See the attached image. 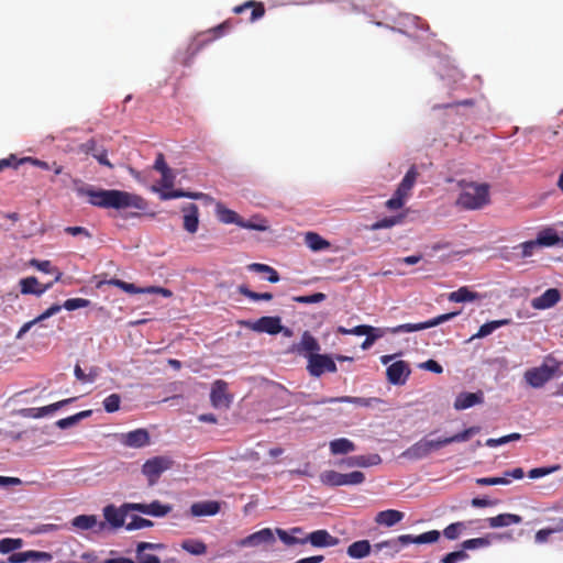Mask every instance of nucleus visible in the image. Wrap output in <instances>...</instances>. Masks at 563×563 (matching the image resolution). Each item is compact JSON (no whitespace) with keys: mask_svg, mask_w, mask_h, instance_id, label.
I'll return each instance as SVG.
<instances>
[{"mask_svg":"<svg viewBox=\"0 0 563 563\" xmlns=\"http://www.w3.org/2000/svg\"><path fill=\"white\" fill-rule=\"evenodd\" d=\"M73 183L77 195L88 197V201L92 206L113 209L135 208L139 210L146 208V201L141 196L117 189L96 190L92 186L85 185L80 179H74Z\"/></svg>","mask_w":563,"mask_h":563,"instance_id":"nucleus-1","label":"nucleus"},{"mask_svg":"<svg viewBox=\"0 0 563 563\" xmlns=\"http://www.w3.org/2000/svg\"><path fill=\"white\" fill-rule=\"evenodd\" d=\"M479 430V427H470L451 437L439 438L435 440L423 438L405 450L401 453V456L411 461L422 460L433 451H438L445 445L468 441L473 435L477 434Z\"/></svg>","mask_w":563,"mask_h":563,"instance_id":"nucleus-2","label":"nucleus"},{"mask_svg":"<svg viewBox=\"0 0 563 563\" xmlns=\"http://www.w3.org/2000/svg\"><path fill=\"white\" fill-rule=\"evenodd\" d=\"M488 202L489 186L487 184L475 183L466 185L456 200V205L465 210L481 209Z\"/></svg>","mask_w":563,"mask_h":563,"instance_id":"nucleus-3","label":"nucleus"},{"mask_svg":"<svg viewBox=\"0 0 563 563\" xmlns=\"http://www.w3.org/2000/svg\"><path fill=\"white\" fill-rule=\"evenodd\" d=\"M560 371V363L552 357H547L540 366L529 368L525 372L523 378L532 388H541Z\"/></svg>","mask_w":563,"mask_h":563,"instance_id":"nucleus-4","label":"nucleus"},{"mask_svg":"<svg viewBox=\"0 0 563 563\" xmlns=\"http://www.w3.org/2000/svg\"><path fill=\"white\" fill-rule=\"evenodd\" d=\"M440 538V532L438 530H430L424 533H421L417 537H413L411 534H402L399 536L397 539L394 540H387L376 543L374 547L377 551L383 550L384 548H391L395 551L398 550V543L402 545H407L410 543H417V544H423V543H432L438 541Z\"/></svg>","mask_w":563,"mask_h":563,"instance_id":"nucleus-5","label":"nucleus"},{"mask_svg":"<svg viewBox=\"0 0 563 563\" xmlns=\"http://www.w3.org/2000/svg\"><path fill=\"white\" fill-rule=\"evenodd\" d=\"M239 323L254 332L267 333L271 335L278 334L283 331L282 319L278 316H265L255 321L244 320Z\"/></svg>","mask_w":563,"mask_h":563,"instance_id":"nucleus-6","label":"nucleus"},{"mask_svg":"<svg viewBox=\"0 0 563 563\" xmlns=\"http://www.w3.org/2000/svg\"><path fill=\"white\" fill-rule=\"evenodd\" d=\"M320 478L323 484L329 486L358 485L365 481V475L360 471L342 474L331 470L323 472Z\"/></svg>","mask_w":563,"mask_h":563,"instance_id":"nucleus-7","label":"nucleus"},{"mask_svg":"<svg viewBox=\"0 0 563 563\" xmlns=\"http://www.w3.org/2000/svg\"><path fill=\"white\" fill-rule=\"evenodd\" d=\"M172 460L166 456H154L147 460L142 466V473L147 478L148 485L157 483L161 475L172 467Z\"/></svg>","mask_w":563,"mask_h":563,"instance_id":"nucleus-8","label":"nucleus"},{"mask_svg":"<svg viewBox=\"0 0 563 563\" xmlns=\"http://www.w3.org/2000/svg\"><path fill=\"white\" fill-rule=\"evenodd\" d=\"M308 365L307 369L313 377H320L324 373H335L338 371L336 364L333 358L328 354H311L307 355Z\"/></svg>","mask_w":563,"mask_h":563,"instance_id":"nucleus-9","label":"nucleus"},{"mask_svg":"<svg viewBox=\"0 0 563 563\" xmlns=\"http://www.w3.org/2000/svg\"><path fill=\"white\" fill-rule=\"evenodd\" d=\"M457 314H459V312H449V313L440 314V316H438L433 319H430L428 321H424V322L399 324L397 327L391 328L390 332L391 333H410V332L426 330L429 328L437 327L443 322H446V321L453 319L454 317H456Z\"/></svg>","mask_w":563,"mask_h":563,"instance_id":"nucleus-10","label":"nucleus"},{"mask_svg":"<svg viewBox=\"0 0 563 563\" xmlns=\"http://www.w3.org/2000/svg\"><path fill=\"white\" fill-rule=\"evenodd\" d=\"M124 507L156 518L165 517L173 510L172 505L162 504L159 500H153L150 504L125 503Z\"/></svg>","mask_w":563,"mask_h":563,"instance_id":"nucleus-11","label":"nucleus"},{"mask_svg":"<svg viewBox=\"0 0 563 563\" xmlns=\"http://www.w3.org/2000/svg\"><path fill=\"white\" fill-rule=\"evenodd\" d=\"M334 402H350L354 404L358 407H373L375 405H380L384 402L383 399L377 397H352V396H341V397H323L319 400H316V405H325V404H334Z\"/></svg>","mask_w":563,"mask_h":563,"instance_id":"nucleus-12","label":"nucleus"},{"mask_svg":"<svg viewBox=\"0 0 563 563\" xmlns=\"http://www.w3.org/2000/svg\"><path fill=\"white\" fill-rule=\"evenodd\" d=\"M275 542V536L271 528H264L258 530L238 542L241 548H256L264 544H273Z\"/></svg>","mask_w":563,"mask_h":563,"instance_id":"nucleus-13","label":"nucleus"},{"mask_svg":"<svg viewBox=\"0 0 563 563\" xmlns=\"http://www.w3.org/2000/svg\"><path fill=\"white\" fill-rule=\"evenodd\" d=\"M302 542L310 543L314 548H330L338 545L340 540L330 534L329 531L319 529L302 538Z\"/></svg>","mask_w":563,"mask_h":563,"instance_id":"nucleus-14","label":"nucleus"},{"mask_svg":"<svg viewBox=\"0 0 563 563\" xmlns=\"http://www.w3.org/2000/svg\"><path fill=\"white\" fill-rule=\"evenodd\" d=\"M151 438L146 429H136L120 435V443L128 448L140 449L150 444Z\"/></svg>","mask_w":563,"mask_h":563,"instance_id":"nucleus-15","label":"nucleus"},{"mask_svg":"<svg viewBox=\"0 0 563 563\" xmlns=\"http://www.w3.org/2000/svg\"><path fill=\"white\" fill-rule=\"evenodd\" d=\"M228 384L221 379L216 380L210 393V400L214 408H229L232 397L228 394Z\"/></svg>","mask_w":563,"mask_h":563,"instance_id":"nucleus-16","label":"nucleus"},{"mask_svg":"<svg viewBox=\"0 0 563 563\" xmlns=\"http://www.w3.org/2000/svg\"><path fill=\"white\" fill-rule=\"evenodd\" d=\"M411 371L405 361H397L386 369L387 379L393 385H404Z\"/></svg>","mask_w":563,"mask_h":563,"instance_id":"nucleus-17","label":"nucleus"},{"mask_svg":"<svg viewBox=\"0 0 563 563\" xmlns=\"http://www.w3.org/2000/svg\"><path fill=\"white\" fill-rule=\"evenodd\" d=\"M52 559H53V556L48 552L29 550V551H24V552L12 553L9 556V562H11V563H25V562L47 563V562H51Z\"/></svg>","mask_w":563,"mask_h":563,"instance_id":"nucleus-18","label":"nucleus"},{"mask_svg":"<svg viewBox=\"0 0 563 563\" xmlns=\"http://www.w3.org/2000/svg\"><path fill=\"white\" fill-rule=\"evenodd\" d=\"M79 151L86 155L93 156L99 164L112 168L113 165L108 159L107 151L103 147L98 146L93 139L88 140L79 146Z\"/></svg>","mask_w":563,"mask_h":563,"instance_id":"nucleus-19","label":"nucleus"},{"mask_svg":"<svg viewBox=\"0 0 563 563\" xmlns=\"http://www.w3.org/2000/svg\"><path fill=\"white\" fill-rule=\"evenodd\" d=\"M130 508H125L124 504L117 508L114 505H108L103 508L104 519L111 525L112 528L118 529L124 526L125 517Z\"/></svg>","mask_w":563,"mask_h":563,"instance_id":"nucleus-20","label":"nucleus"},{"mask_svg":"<svg viewBox=\"0 0 563 563\" xmlns=\"http://www.w3.org/2000/svg\"><path fill=\"white\" fill-rule=\"evenodd\" d=\"M319 350V342L309 331H305L301 335L300 342L291 346L292 352H296L298 354H305L306 356L311 354H318Z\"/></svg>","mask_w":563,"mask_h":563,"instance_id":"nucleus-21","label":"nucleus"},{"mask_svg":"<svg viewBox=\"0 0 563 563\" xmlns=\"http://www.w3.org/2000/svg\"><path fill=\"white\" fill-rule=\"evenodd\" d=\"M560 299V291L556 288H549L541 296L533 298L531 306L534 309L544 310L555 306Z\"/></svg>","mask_w":563,"mask_h":563,"instance_id":"nucleus-22","label":"nucleus"},{"mask_svg":"<svg viewBox=\"0 0 563 563\" xmlns=\"http://www.w3.org/2000/svg\"><path fill=\"white\" fill-rule=\"evenodd\" d=\"M163 543H151V542H140L136 545V563H161V560L157 555L148 554L146 550H162L164 549Z\"/></svg>","mask_w":563,"mask_h":563,"instance_id":"nucleus-23","label":"nucleus"},{"mask_svg":"<svg viewBox=\"0 0 563 563\" xmlns=\"http://www.w3.org/2000/svg\"><path fill=\"white\" fill-rule=\"evenodd\" d=\"M184 213V229L194 234L199 228V208L195 203H188L181 208Z\"/></svg>","mask_w":563,"mask_h":563,"instance_id":"nucleus-24","label":"nucleus"},{"mask_svg":"<svg viewBox=\"0 0 563 563\" xmlns=\"http://www.w3.org/2000/svg\"><path fill=\"white\" fill-rule=\"evenodd\" d=\"M484 401L483 391L477 393H461L457 395L454 401V408L456 410H464L475 405H481Z\"/></svg>","mask_w":563,"mask_h":563,"instance_id":"nucleus-25","label":"nucleus"},{"mask_svg":"<svg viewBox=\"0 0 563 563\" xmlns=\"http://www.w3.org/2000/svg\"><path fill=\"white\" fill-rule=\"evenodd\" d=\"M220 511V503L216 500L194 503L190 507V514L194 517L214 516Z\"/></svg>","mask_w":563,"mask_h":563,"instance_id":"nucleus-26","label":"nucleus"},{"mask_svg":"<svg viewBox=\"0 0 563 563\" xmlns=\"http://www.w3.org/2000/svg\"><path fill=\"white\" fill-rule=\"evenodd\" d=\"M19 286L22 295H35L40 297L47 291V287H42V284L35 276L20 279Z\"/></svg>","mask_w":563,"mask_h":563,"instance_id":"nucleus-27","label":"nucleus"},{"mask_svg":"<svg viewBox=\"0 0 563 563\" xmlns=\"http://www.w3.org/2000/svg\"><path fill=\"white\" fill-rule=\"evenodd\" d=\"M418 175H419V173H418L416 166L415 165L411 166L396 189V192L398 194V196H402L404 198H407L410 195V191L418 178Z\"/></svg>","mask_w":563,"mask_h":563,"instance_id":"nucleus-28","label":"nucleus"},{"mask_svg":"<svg viewBox=\"0 0 563 563\" xmlns=\"http://www.w3.org/2000/svg\"><path fill=\"white\" fill-rule=\"evenodd\" d=\"M486 521L489 528L495 529L521 523L522 517L515 514H500L498 516L487 518Z\"/></svg>","mask_w":563,"mask_h":563,"instance_id":"nucleus-29","label":"nucleus"},{"mask_svg":"<svg viewBox=\"0 0 563 563\" xmlns=\"http://www.w3.org/2000/svg\"><path fill=\"white\" fill-rule=\"evenodd\" d=\"M246 9H252L250 21L255 22L256 20L261 19L265 14V8L262 2H256L253 0L246 1L243 4L236 5L233 9V12L236 14H240L244 12Z\"/></svg>","mask_w":563,"mask_h":563,"instance_id":"nucleus-30","label":"nucleus"},{"mask_svg":"<svg viewBox=\"0 0 563 563\" xmlns=\"http://www.w3.org/2000/svg\"><path fill=\"white\" fill-rule=\"evenodd\" d=\"M216 214L219 221L225 224H236L239 227V222L242 220V218L235 211L227 208L221 202L216 205Z\"/></svg>","mask_w":563,"mask_h":563,"instance_id":"nucleus-31","label":"nucleus"},{"mask_svg":"<svg viewBox=\"0 0 563 563\" xmlns=\"http://www.w3.org/2000/svg\"><path fill=\"white\" fill-rule=\"evenodd\" d=\"M306 245L313 252H319L323 250H328L330 247V242L323 239L317 232H307L303 239Z\"/></svg>","mask_w":563,"mask_h":563,"instance_id":"nucleus-32","label":"nucleus"},{"mask_svg":"<svg viewBox=\"0 0 563 563\" xmlns=\"http://www.w3.org/2000/svg\"><path fill=\"white\" fill-rule=\"evenodd\" d=\"M371 543L368 540H360L347 547L346 553L352 559H363L371 553Z\"/></svg>","mask_w":563,"mask_h":563,"instance_id":"nucleus-33","label":"nucleus"},{"mask_svg":"<svg viewBox=\"0 0 563 563\" xmlns=\"http://www.w3.org/2000/svg\"><path fill=\"white\" fill-rule=\"evenodd\" d=\"M404 514L395 509L383 510L377 514L376 522L386 527H393L402 520Z\"/></svg>","mask_w":563,"mask_h":563,"instance_id":"nucleus-34","label":"nucleus"},{"mask_svg":"<svg viewBox=\"0 0 563 563\" xmlns=\"http://www.w3.org/2000/svg\"><path fill=\"white\" fill-rule=\"evenodd\" d=\"M479 298L481 295L478 292L470 290L466 286L460 287L457 290L450 292L448 297L451 302H468Z\"/></svg>","mask_w":563,"mask_h":563,"instance_id":"nucleus-35","label":"nucleus"},{"mask_svg":"<svg viewBox=\"0 0 563 563\" xmlns=\"http://www.w3.org/2000/svg\"><path fill=\"white\" fill-rule=\"evenodd\" d=\"M329 446H330V452L333 455L347 454L350 452L355 451V444L346 438H339V439L332 440L330 442Z\"/></svg>","mask_w":563,"mask_h":563,"instance_id":"nucleus-36","label":"nucleus"},{"mask_svg":"<svg viewBox=\"0 0 563 563\" xmlns=\"http://www.w3.org/2000/svg\"><path fill=\"white\" fill-rule=\"evenodd\" d=\"M382 463V457L377 453L367 455H356L350 459L349 464L351 466L369 467Z\"/></svg>","mask_w":563,"mask_h":563,"instance_id":"nucleus-37","label":"nucleus"},{"mask_svg":"<svg viewBox=\"0 0 563 563\" xmlns=\"http://www.w3.org/2000/svg\"><path fill=\"white\" fill-rule=\"evenodd\" d=\"M509 323H510L509 319H501V320H494V321L486 322L483 325H481L478 331L471 338V340L485 338V336L489 335L490 333H493L498 328H500L503 325H507Z\"/></svg>","mask_w":563,"mask_h":563,"instance_id":"nucleus-38","label":"nucleus"},{"mask_svg":"<svg viewBox=\"0 0 563 563\" xmlns=\"http://www.w3.org/2000/svg\"><path fill=\"white\" fill-rule=\"evenodd\" d=\"M162 200H169L176 198H190V199H201L205 198L206 195L202 192H190L181 189H172L168 191H162L159 195Z\"/></svg>","mask_w":563,"mask_h":563,"instance_id":"nucleus-39","label":"nucleus"},{"mask_svg":"<svg viewBox=\"0 0 563 563\" xmlns=\"http://www.w3.org/2000/svg\"><path fill=\"white\" fill-rule=\"evenodd\" d=\"M247 269L251 272L264 273V275H268L267 280L271 283L279 282V274L277 273V271L275 268L271 267L269 265L261 264V263H252V264L247 265Z\"/></svg>","mask_w":563,"mask_h":563,"instance_id":"nucleus-40","label":"nucleus"},{"mask_svg":"<svg viewBox=\"0 0 563 563\" xmlns=\"http://www.w3.org/2000/svg\"><path fill=\"white\" fill-rule=\"evenodd\" d=\"M537 241L540 246H553L560 243L561 238L553 229H545L539 232Z\"/></svg>","mask_w":563,"mask_h":563,"instance_id":"nucleus-41","label":"nucleus"},{"mask_svg":"<svg viewBox=\"0 0 563 563\" xmlns=\"http://www.w3.org/2000/svg\"><path fill=\"white\" fill-rule=\"evenodd\" d=\"M92 413L91 410H84V411H80L76 415H73L70 417H67V418H63V419H59L56 421V426L59 428V429H67V428H70L73 426H75L76 423H78L80 420L85 419V418H88L90 417Z\"/></svg>","mask_w":563,"mask_h":563,"instance_id":"nucleus-42","label":"nucleus"},{"mask_svg":"<svg viewBox=\"0 0 563 563\" xmlns=\"http://www.w3.org/2000/svg\"><path fill=\"white\" fill-rule=\"evenodd\" d=\"M239 227L249 230L255 231H266L268 230L267 220L261 217H253L250 220H244L242 218L241 222H239Z\"/></svg>","mask_w":563,"mask_h":563,"instance_id":"nucleus-43","label":"nucleus"},{"mask_svg":"<svg viewBox=\"0 0 563 563\" xmlns=\"http://www.w3.org/2000/svg\"><path fill=\"white\" fill-rule=\"evenodd\" d=\"M181 549L194 555H202L207 552V545L202 541L194 539L183 541Z\"/></svg>","mask_w":563,"mask_h":563,"instance_id":"nucleus-44","label":"nucleus"},{"mask_svg":"<svg viewBox=\"0 0 563 563\" xmlns=\"http://www.w3.org/2000/svg\"><path fill=\"white\" fill-rule=\"evenodd\" d=\"M71 523L80 530H89L97 525V517L93 515H79L73 519Z\"/></svg>","mask_w":563,"mask_h":563,"instance_id":"nucleus-45","label":"nucleus"},{"mask_svg":"<svg viewBox=\"0 0 563 563\" xmlns=\"http://www.w3.org/2000/svg\"><path fill=\"white\" fill-rule=\"evenodd\" d=\"M23 545L22 539H13V538H4L0 540V553L8 554L11 553Z\"/></svg>","mask_w":563,"mask_h":563,"instance_id":"nucleus-46","label":"nucleus"},{"mask_svg":"<svg viewBox=\"0 0 563 563\" xmlns=\"http://www.w3.org/2000/svg\"><path fill=\"white\" fill-rule=\"evenodd\" d=\"M404 216L386 217L379 221H376L371 225V230L376 231L380 229L391 228L396 224L401 223Z\"/></svg>","mask_w":563,"mask_h":563,"instance_id":"nucleus-47","label":"nucleus"},{"mask_svg":"<svg viewBox=\"0 0 563 563\" xmlns=\"http://www.w3.org/2000/svg\"><path fill=\"white\" fill-rule=\"evenodd\" d=\"M76 398L63 399V400H59L57 402L51 404L48 406H44V407L37 408V410L40 412V418L55 412L56 410H58V409L63 408L64 406L70 404Z\"/></svg>","mask_w":563,"mask_h":563,"instance_id":"nucleus-48","label":"nucleus"},{"mask_svg":"<svg viewBox=\"0 0 563 563\" xmlns=\"http://www.w3.org/2000/svg\"><path fill=\"white\" fill-rule=\"evenodd\" d=\"M561 470L560 464L547 466V467H536L529 471L528 476L532 479L540 478L547 475H550L554 472H558Z\"/></svg>","mask_w":563,"mask_h":563,"instance_id":"nucleus-49","label":"nucleus"},{"mask_svg":"<svg viewBox=\"0 0 563 563\" xmlns=\"http://www.w3.org/2000/svg\"><path fill=\"white\" fill-rule=\"evenodd\" d=\"M153 526H154L153 521L142 518V517H139V516H134L132 518V520L125 525V529L129 531H132V530H139V529H144V528H151Z\"/></svg>","mask_w":563,"mask_h":563,"instance_id":"nucleus-50","label":"nucleus"},{"mask_svg":"<svg viewBox=\"0 0 563 563\" xmlns=\"http://www.w3.org/2000/svg\"><path fill=\"white\" fill-rule=\"evenodd\" d=\"M103 408L107 412L112 413L120 409L121 397L118 394H111L103 399Z\"/></svg>","mask_w":563,"mask_h":563,"instance_id":"nucleus-51","label":"nucleus"},{"mask_svg":"<svg viewBox=\"0 0 563 563\" xmlns=\"http://www.w3.org/2000/svg\"><path fill=\"white\" fill-rule=\"evenodd\" d=\"M30 266L36 268L40 272L46 273V274H53L54 272H57V267L53 266L49 261H40L36 258H32L29 262Z\"/></svg>","mask_w":563,"mask_h":563,"instance_id":"nucleus-52","label":"nucleus"},{"mask_svg":"<svg viewBox=\"0 0 563 563\" xmlns=\"http://www.w3.org/2000/svg\"><path fill=\"white\" fill-rule=\"evenodd\" d=\"M24 161L22 158H18L16 155L10 154L8 157L0 159V173L5 168L16 169L20 165H23Z\"/></svg>","mask_w":563,"mask_h":563,"instance_id":"nucleus-53","label":"nucleus"},{"mask_svg":"<svg viewBox=\"0 0 563 563\" xmlns=\"http://www.w3.org/2000/svg\"><path fill=\"white\" fill-rule=\"evenodd\" d=\"M490 544L489 540L486 538H474L468 539L462 542V550H474L478 548L488 547Z\"/></svg>","mask_w":563,"mask_h":563,"instance_id":"nucleus-54","label":"nucleus"},{"mask_svg":"<svg viewBox=\"0 0 563 563\" xmlns=\"http://www.w3.org/2000/svg\"><path fill=\"white\" fill-rule=\"evenodd\" d=\"M325 299V295L323 292H316L308 296H295L292 300L298 303H318Z\"/></svg>","mask_w":563,"mask_h":563,"instance_id":"nucleus-55","label":"nucleus"},{"mask_svg":"<svg viewBox=\"0 0 563 563\" xmlns=\"http://www.w3.org/2000/svg\"><path fill=\"white\" fill-rule=\"evenodd\" d=\"M90 305V300L88 299H85V298H70V299H67L64 303H63V307L68 310V311H73V310H76V309H79V308H86Z\"/></svg>","mask_w":563,"mask_h":563,"instance_id":"nucleus-56","label":"nucleus"},{"mask_svg":"<svg viewBox=\"0 0 563 563\" xmlns=\"http://www.w3.org/2000/svg\"><path fill=\"white\" fill-rule=\"evenodd\" d=\"M462 528H464L463 522H453L443 530V534L449 540H455L459 538Z\"/></svg>","mask_w":563,"mask_h":563,"instance_id":"nucleus-57","label":"nucleus"},{"mask_svg":"<svg viewBox=\"0 0 563 563\" xmlns=\"http://www.w3.org/2000/svg\"><path fill=\"white\" fill-rule=\"evenodd\" d=\"M509 483L506 477H481L476 479V484L479 486L507 485Z\"/></svg>","mask_w":563,"mask_h":563,"instance_id":"nucleus-58","label":"nucleus"},{"mask_svg":"<svg viewBox=\"0 0 563 563\" xmlns=\"http://www.w3.org/2000/svg\"><path fill=\"white\" fill-rule=\"evenodd\" d=\"M467 556L468 555L464 550L454 551V552H450V553L445 554L441 559V563H457L460 561L467 559Z\"/></svg>","mask_w":563,"mask_h":563,"instance_id":"nucleus-59","label":"nucleus"},{"mask_svg":"<svg viewBox=\"0 0 563 563\" xmlns=\"http://www.w3.org/2000/svg\"><path fill=\"white\" fill-rule=\"evenodd\" d=\"M539 243L536 240L526 241L519 245V247L522 250V257H529L532 256L534 251L539 247Z\"/></svg>","mask_w":563,"mask_h":563,"instance_id":"nucleus-60","label":"nucleus"},{"mask_svg":"<svg viewBox=\"0 0 563 563\" xmlns=\"http://www.w3.org/2000/svg\"><path fill=\"white\" fill-rule=\"evenodd\" d=\"M276 532L279 537V539L287 545H292V544H305V542H302V539H299V538H296L294 536H290L288 534L285 530L283 529H276Z\"/></svg>","mask_w":563,"mask_h":563,"instance_id":"nucleus-61","label":"nucleus"},{"mask_svg":"<svg viewBox=\"0 0 563 563\" xmlns=\"http://www.w3.org/2000/svg\"><path fill=\"white\" fill-rule=\"evenodd\" d=\"M368 331H371V330L367 328V324L356 325L353 329H346L344 327L338 328V333H341V334L363 335Z\"/></svg>","mask_w":563,"mask_h":563,"instance_id":"nucleus-62","label":"nucleus"},{"mask_svg":"<svg viewBox=\"0 0 563 563\" xmlns=\"http://www.w3.org/2000/svg\"><path fill=\"white\" fill-rule=\"evenodd\" d=\"M405 199L406 198L398 196V194L395 191L394 196L386 201L385 206L389 210H398L404 206Z\"/></svg>","mask_w":563,"mask_h":563,"instance_id":"nucleus-63","label":"nucleus"},{"mask_svg":"<svg viewBox=\"0 0 563 563\" xmlns=\"http://www.w3.org/2000/svg\"><path fill=\"white\" fill-rule=\"evenodd\" d=\"M231 27H232L231 22L229 20H227V21L222 22L221 24L209 30V32L213 34V38H218V37L222 36L225 32L231 30Z\"/></svg>","mask_w":563,"mask_h":563,"instance_id":"nucleus-64","label":"nucleus"}]
</instances>
